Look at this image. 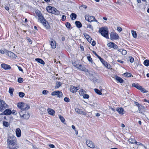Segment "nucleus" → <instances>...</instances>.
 Segmentation results:
<instances>
[{
    "instance_id": "obj_1",
    "label": "nucleus",
    "mask_w": 149,
    "mask_h": 149,
    "mask_svg": "<svg viewBox=\"0 0 149 149\" xmlns=\"http://www.w3.org/2000/svg\"><path fill=\"white\" fill-rule=\"evenodd\" d=\"M7 143L9 149H17L18 148L17 144V141L16 137L12 134H8L7 139Z\"/></svg>"
},
{
    "instance_id": "obj_2",
    "label": "nucleus",
    "mask_w": 149,
    "mask_h": 149,
    "mask_svg": "<svg viewBox=\"0 0 149 149\" xmlns=\"http://www.w3.org/2000/svg\"><path fill=\"white\" fill-rule=\"evenodd\" d=\"M99 32L101 33L102 35L108 39L109 38L108 31L107 30V28L102 27L100 29Z\"/></svg>"
},
{
    "instance_id": "obj_3",
    "label": "nucleus",
    "mask_w": 149,
    "mask_h": 149,
    "mask_svg": "<svg viewBox=\"0 0 149 149\" xmlns=\"http://www.w3.org/2000/svg\"><path fill=\"white\" fill-rule=\"evenodd\" d=\"M85 19L88 22H97L94 17L92 16H90L89 15H86L85 16Z\"/></svg>"
},
{
    "instance_id": "obj_4",
    "label": "nucleus",
    "mask_w": 149,
    "mask_h": 149,
    "mask_svg": "<svg viewBox=\"0 0 149 149\" xmlns=\"http://www.w3.org/2000/svg\"><path fill=\"white\" fill-rule=\"evenodd\" d=\"M8 107V105L4 101L0 100V111H2Z\"/></svg>"
},
{
    "instance_id": "obj_5",
    "label": "nucleus",
    "mask_w": 149,
    "mask_h": 149,
    "mask_svg": "<svg viewBox=\"0 0 149 149\" xmlns=\"http://www.w3.org/2000/svg\"><path fill=\"white\" fill-rule=\"evenodd\" d=\"M110 35V39L112 40H116L119 38L118 34L114 32H111Z\"/></svg>"
},
{
    "instance_id": "obj_6",
    "label": "nucleus",
    "mask_w": 149,
    "mask_h": 149,
    "mask_svg": "<svg viewBox=\"0 0 149 149\" xmlns=\"http://www.w3.org/2000/svg\"><path fill=\"white\" fill-rule=\"evenodd\" d=\"M5 53L6 55L12 58H16L17 56L13 52L6 50Z\"/></svg>"
},
{
    "instance_id": "obj_7",
    "label": "nucleus",
    "mask_w": 149,
    "mask_h": 149,
    "mask_svg": "<svg viewBox=\"0 0 149 149\" xmlns=\"http://www.w3.org/2000/svg\"><path fill=\"white\" fill-rule=\"evenodd\" d=\"M35 12L38 17V20L40 21L44 19V17L42 16V14L40 11L37 10L35 11Z\"/></svg>"
},
{
    "instance_id": "obj_8",
    "label": "nucleus",
    "mask_w": 149,
    "mask_h": 149,
    "mask_svg": "<svg viewBox=\"0 0 149 149\" xmlns=\"http://www.w3.org/2000/svg\"><path fill=\"white\" fill-rule=\"evenodd\" d=\"M40 22L42 24L46 29H49L50 28V26L49 25V24L48 22L46 21L45 18Z\"/></svg>"
},
{
    "instance_id": "obj_9",
    "label": "nucleus",
    "mask_w": 149,
    "mask_h": 149,
    "mask_svg": "<svg viewBox=\"0 0 149 149\" xmlns=\"http://www.w3.org/2000/svg\"><path fill=\"white\" fill-rule=\"evenodd\" d=\"M51 95L54 96L56 95L57 97H62L63 94L61 91H57L52 92L51 93Z\"/></svg>"
},
{
    "instance_id": "obj_10",
    "label": "nucleus",
    "mask_w": 149,
    "mask_h": 149,
    "mask_svg": "<svg viewBox=\"0 0 149 149\" xmlns=\"http://www.w3.org/2000/svg\"><path fill=\"white\" fill-rule=\"evenodd\" d=\"M19 114L20 115L21 117L22 118H24L25 119H28L29 118V114L28 112H26V114L25 113L24 114H22V112L21 111L19 112Z\"/></svg>"
},
{
    "instance_id": "obj_11",
    "label": "nucleus",
    "mask_w": 149,
    "mask_h": 149,
    "mask_svg": "<svg viewBox=\"0 0 149 149\" xmlns=\"http://www.w3.org/2000/svg\"><path fill=\"white\" fill-rule=\"evenodd\" d=\"M86 143L89 147L93 148L95 147V145L90 140H87L86 141Z\"/></svg>"
},
{
    "instance_id": "obj_12",
    "label": "nucleus",
    "mask_w": 149,
    "mask_h": 149,
    "mask_svg": "<svg viewBox=\"0 0 149 149\" xmlns=\"http://www.w3.org/2000/svg\"><path fill=\"white\" fill-rule=\"evenodd\" d=\"M73 65L75 67L80 69L82 71H84L85 68L82 67V65L81 64H76V63L74 62L73 63Z\"/></svg>"
},
{
    "instance_id": "obj_13",
    "label": "nucleus",
    "mask_w": 149,
    "mask_h": 149,
    "mask_svg": "<svg viewBox=\"0 0 149 149\" xmlns=\"http://www.w3.org/2000/svg\"><path fill=\"white\" fill-rule=\"evenodd\" d=\"M75 112L84 115H85L86 114V113L83 110L81 109H79L78 108H75Z\"/></svg>"
},
{
    "instance_id": "obj_14",
    "label": "nucleus",
    "mask_w": 149,
    "mask_h": 149,
    "mask_svg": "<svg viewBox=\"0 0 149 149\" xmlns=\"http://www.w3.org/2000/svg\"><path fill=\"white\" fill-rule=\"evenodd\" d=\"M50 43L52 48L54 49L56 47V42L54 40L51 39L50 40Z\"/></svg>"
},
{
    "instance_id": "obj_15",
    "label": "nucleus",
    "mask_w": 149,
    "mask_h": 149,
    "mask_svg": "<svg viewBox=\"0 0 149 149\" xmlns=\"http://www.w3.org/2000/svg\"><path fill=\"white\" fill-rule=\"evenodd\" d=\"M119 114L123 115L124 113V111L122 107H117L116 110Z\"/></svg>"
},
{
    "instance_id": "obj_16",
    "label": "nucleus",
    "mask_w": 149,
    "mask_h": 149,
    "mask_svg": "<svg viewBox=\"0 0 149 149\" xmlns=\"http://www.w3.org/2000/svg\"><path fill=\"white\" fill-rule=\"evenodd\" d=\"M1 67L5 70H10L11 69V67L10 65L5 63L1 64Z\"/></svg>"
},
{
    "instance_id": "obj_17",
    "label": "nucleus",
    "mask_w": 149,
    "mask_h": 149,
    "mask_svg": "<svg viewBox=\"0 0 149 149\" xmlns=\"http://www.w3.org/2000/svg\"><path fill=\"white\" fill-rule=\"evenodd\" d=\"M15 133L16 136L17 137H20L21 135V131L19 128H17L16 129Z\"/></svg>"
},
{
    "instance_id": "obj_18",
    "label": "nucleus",
    "mask_w": 149,
    "mask_h": 149,
    "mask_svg": "<svg viewBox=\"0 0 149 149\" xmlns=\"http://www.w3.org/2000/svg\"><path fill=\"white\" fill-rule=\"evenodd\" d=\"M78 90L77 87L73 86H71L70 88V91L73 93H74L76 92Z\"/></svg>"
},
{
    "instance_id": "obj_19",
    "label": "nucleus",
    "mask_w": 149,
    "mask_h": 149,
    "mask_svg": "<svg viewBox=\"0 0 149 149\" xmlns=\"http://www.w3.org/2000/svg\"><path fill=\"white\" fill-rule=\"evenodd\" d=\"M3 113L6 115H9L12 113V111L10 109H7L4 111Z\"/></svg>"
},
{
    "instance_id": "obj_20",
    "label": "nucleus",
    "mask_w": 149,
    "mask_h": 149,
    "mask_svg": "<svg viewBox=\"0 0 149 149\" xmlns=\"http://www.w3.org/2000/svg\"><path fill=\"white\" fill-rule=\"evenodd\" d=\"M114 78L118 82L122 83L123 82V79L118 77V76H115L114 77Z\"/></svg>"
},
{
    "instance_id": "obj_21",
    "label": "nucleus",
    "mask_w": 149,
    "mask_h": 149,
    "mask_svg": "<svg viewBox=\"0 0 149 149\" xmlns=\"http://www.w3.org/2000/svg\"><path fill=\"white\" fill-rule=\"evenodd\" d=\"M54 7H53L50 6H48L46 7V10L47 12L49 13H52V11Z\"/></svg>"
},
{
    "instance_id": "obj_22",
    "label": "nucleus",
    "mask_w": 149,
    "mask_h": 149,
    "mask_svg": "<svg viewBox=\"0 0 149 149\" xmlns=\"http://www.w3.org/2000/svg\"><path fill=\"white\" fill-rule=\"evenodd\" d=\"M52 13L55 15H59L60 12L58 10H57L55 8H54L53 9V11H52Z\"/></svg>"
},
{
    "instance_id": "obj_23",
    "label": "nucleus",
    "mask_w": 149,
    "mask_h": 149,
    "mask_svg": "<svg viewBox=\"0 0 149 149\" xmlns=\"http://www.w3.org/2000/svg\"><path fill=\"white\" fill-rule=\"evenodd\" d=\"M30 108V106L27 104H24L22 109V111H26Z\"/></svg>"
},
{
    "instance_id": "obj_24",
    "label": "nucleus",
    "mask_w": 149,
    "mask_h": 149,
    "mask_svg": "<svg viewBox=\"0 0 149 149\" xmlns=\"http://www.w3.org/2000/svg\"><path fill=\"white\" fill-rule=\"evenodd\" d=\"M35 60L38 63L42 64L44 65L45 64L44 61L41 59L39 58H36L35 59Z\"/></svg>"
},
{
    "instance_id": "obj_25",
    "label": "nucleus",
    "mask_w": 149,
    "mask_h": 149,
    "mask_svg": "<svg viewBox=\"0 0 149 149\" xmlns=\"http://www.w3.org/2000/svg\"><path fill=\"white\" fill-rule=\"evenodd\" d=\"M118 51L120 52L121 54L124 55H126L127 53V52L126 50L122 49H118Z\"/></svg>"
},
{
    "instance_id": "obj_26",
    "label": "nucleus",
    "mask_w": 149,
    "mask_h": 149,
    "mask_svg": "<svg viewBox=\"0 0 149 149\" xmlns=\"http://www.w3.org/2000/svg\"><path fill=\"white\" fill-rule=\"evenodd\" d=\"M129 142L131 144H135L136 141L134 139L132 138H130L129 139Z\"/></svg>"
},
{
    "instance_id": "obj_27",
    "label": "nucleus",
    "mask_w": 149,
    "mask_h": 149,
    "mask_svg": "<svg viewBox=\"0 0 149 149\" xmlns=\"http://www.w3.org/2000/svg\"><path fill=\"white\" fill-rule=\"evenodd\" d=\"M24 104L23 102H19L18 103L17 106L19 108L22 110Z\"/></svg>"
},
{
    "instance_id": "obj_28",
    "label": "nucleus",
    "mask_w": 149,
    "mask_h": 149,
    "mask_svg": "<svg viewBox=\"0 0 149 149\" xmlns=\"http://www.w3.org/2000/svg\"><path fill=\"white\" fill-rule=\"evenodd\" d=\"M132 86L135 87L139 90L141 88V86H140L138 84H134V83L132 84Z\"/></svg>"
},
{
    "instance_id": "obj_29",
    "label": "nucleus",
    "mask_w": 149,
    "mask_h": 149,
    "mask_svg": "<svg viewBox=\"0 0 149 149\" xmlns=\"http://www.w3.org/2000/svg\"><path fill=\"white\" fill-rule=\"evenodd\" d=\"M89 77L90 79L93 81H97V79L95 77L93 76L92 74H90Z\"/></svg>"
},
{
    "instance_id": "obj_30",
    "label": "nucleus",
    "mask_w": 149,
    "mask_h": 149,
    "mask_svg": "<svg viewBox=\"0 0 149 149\" xmlns=\"http://www.w3.org/2000/svg\"><path fill=\"white\" fill-rule=\"evenodd\" d=\"M79 93L80 95L83 96L86 92L83 89H81L79 91Z\"/></svg>"
},
{
    "instance_id": "obj_31",
    "label": "nucleus",
    "mask_w": 149,
    "mask_h": 149,
    "mask_svg": "<svg viewBox=\"0 0 149 149\" xmlns=\"http://www.w3.org/2000/svg\"><path fill=\"white\" fill-rule=\"evenodd\" d=\"M131 33L133 36V37L134 38H136L137 37V34L136 31L134 30H132Z\"/></svg>"
},
{
    "instance_id": "obj_32",
    "label": "nucleus",
    "mask_w": 149,
    "mask_h": 149,
    "mask_svg": "<svg viewBox=\"0 0 149 149\" xmlns=\"http://www.w3.org/2000/svg\"><path fill=\"white\" fill-rule=\"evenodd\" d=\"M70 17L71 19L72 20H74L76 18L77 15L76 14L72 13L71 14Z\"/></svg>"
},
{
    "instance_id": "obj_33",
    "label": "nucleus",
    "mask_w": 149,
    "mask_h": 149,
    "mask_svg": "<svg viewBox=\"0 0 149 149\" xmlns=\"http://www.w3.org/2000/svg\"><path fill=\"white\" fill-rule=\"evenodd\" d=\"M78 28H80L82 26V24L81 22L78 21H76L75 22Z\"/></svg>"
},
{
    "instance_id": "obj_34",
    "label": "nucleus",
    "mask_w": 149,
    "mask_h": 149,
    "mask_svg": "<svg viewBox=\"0 0 149 149\" xmlns=\"http://www.w3.org/2000/svg\"><path fill=\"white\" fill-rule=\"evenodd\" d=\"M94 90L95 92L97 94L99 95H101L102 94L101 91L95 88L94 89Z\"/></svg>"
},
{
    "instance_id": "obj_35",
    "label": "nucleus",
    "mask_w": 149,
    "mask_h": 149,
    "mask_svg": "<svg viewBox=\"0 0 149 149\" xmlns=\"http://www.w3.org/2000/svg\"><path fill=\"white\" fill-rule=\"evenodd\" d=\"M14 90L13 88H10L9 90V92L10 93L11 96H13V93Z\"/></svg>"
},
{
    "instance_id": "obj_36",
    "label": "nucleus",
    "mask_w": 149,
    "mask_h": 149,
    "mask_svg": "<svg viewBox=\"0 0 149 149\" xmlns=\"http://www.w3.org/2000/svg\"><path fill=\"white\" fill-rule=\"evenodd\" d=\"M58 116L59 118L61 121L62 123H64L65 121V120L64 118L60 115H59Z\"/></svg>"
},
{
    "instance_id": "obj_37",
    "label": "nucleus",
    "mask_w": 149,
    "mask_h": 149,
    "mask_svg": "<svg viewBox=\"0 0 149 149\" xmlns=\"http://www.w3.org/2000/svg\"><path fill=\"white\" fill-rule=\"evenodd\" d=\"M48 112L50 114L52 115H53L55 113V111L54 110L50 109H48Z\"/></svg>"
},
{
    "instance_id": "obj_38",
    "label": "nucleus",
    "mask_w": 149,
    "mask_h": 149,
    "mask_svg": "<svg viewBox=\"0 0 149 149\" xmlns=\"http://www.w3.org/2000/svg\"><path fill=\"white\" fill-rule=\"evenodd\" d=\"M143 64L145 66H148L149 65V61L147 59L145 60L143 62Z\"/></svg>"
},
{
    "instance_id": "obj_39",
    "label": "nucleus",
    "mask_w": 149,
    "mask_h": 149,
    "mask_svg": "<svg viewBox=\"0 0 149 149\" xmlns=\"http://www.w3.org/2000/svg\"><path fill=\"white\" fill-rule=\"evenodd\" d=\"M87 28L89 29H90L89 30H92L93 31V27L90 24H88L87 25Z\"/></svg>"
},
{
    "instance_id": "obj_40",
    "label": "nucleus",
    "mask_w": 149,
    "mask_h": 149,
    "mask_svg": "<svg viewBox=\"0 0 149 149\" xmlns=\"http://www.w3.org/2000/svg\"><path fill=\"white\" fill-rule=\"evenodd\" d=\"M114 44V43L113 42H110L108 43L107 45L108 47H110L113 48Z\"/></svg>"
},
{
    "instance_id": "obj_41",
    "label": "nucleus",
    "mask_w": 149,
    "mask_h": 149,
    "mask_svg": "<svg viewBox=\"0 0 149 149\" xmlns=\"http://www.w3.org/2000/svg\"><path fill=\"white\" fill-rule=\"evenodd\" d=\"M87 59L90 62L92 63L93 62L92 58H91V56L90 55H88L87 57Z\"/></svg>"
},
{
    "instance_id": "obj_42",
    "label": "nucleus",
    "mask_w": 149,
    "mask_h": 149,
    "mask_svg": "<svg viewBox=\"0 0 149 149\" xmlns=\"http://www.w3.org/2000/svg\"><path fill=\"white\" fill-rule=\"evenodd\" d=\"M139 90L143 93H147L148 92L145 88H142V86L141 87V88Z\"/></svg>"
},
{
    "instance_id": "obj_43",
    "label": "nucleus",
    "mask_w": 149,
    "mask_h": 149,
    "mask_svg": "<svg viewBox=\"0 0 149 149\" xmlns=\"http://www.w3.org/2000/svg\"><path fill=\"white\" fill-rule=\"evenodd\" d=\"M61 85V83L59 82L56 83V85L55 86V88H58Z\"/></svg>"
},
{
    "instance_id": "obj_44",
    "label": "nucleus",
    "mask_w": 149,
    "mask_h": 149,
    "mask_svg": "<svg viewBox=\"0 0 149 149\" xmlns=\"http://www.w3.org/2000/svg\"><path fill=\"white\" fill-rule=\"evenodd\" d=\"M65 25L66 27L68 29H70L71 27L70 24L68 22L66 23Z\"/></svg>"
},
{
    "instance_id": "obj_45",
    "label": "nucleus",
    "mask_w": 149,
    "mask_h": 149,
    "mask_svg": "<svg viewBox=\"0 0 149 149\" xmlns=\"http://www.w3.org/2000/svg\"><path fill=\"white\" fill-rule=\"evenodd\" d=\"M19 96L21 97H23L24 95V93L22 92H20L19 93Z\"/></svg>"
},
{
    "instance_id": "obj_46",
    "label": "nucleus",
    "mask_w": 149,
    "mask_h": 149,
    "mask_svg": "<svg viewBox=\"0 0 149 149\" xmlns=\"http://www.w3.org/2000/svg\"><path fill=\"white\" fill-rule=\"evenodd\" d=\"M89 96L88 94H85L83 95V98L84 99H88L89 98Z\"/></svg>"
},
{
    "instance_id": "obj_47",
    "label": "nucleus",
    "mask_w": 149,
    "mask_h": 149,
    "mask_svg": "<svg viewBox=\"0 0 149 149\" xmlns=\"http://www.w3.org/2000/svg\"><path fill=\"white\" fill-rule=\"evenodd\" d=\"M130 62L131 63H133L134 61V58L131 56H129V57Z\"/></svg>"
},
{
    "instance_id": "obj_48",
    "label": "nucleus",
    "mask_w": 149,
    "mask_h": 149,
    "mask_svg": "<svg viewBox=\"0 0 149 149\" xmlns=\"http://www.w3.org/2000/svg\"><path fill=\"white\" fill-rule=\"evenodd\" d=\"M23 81V79L21 77H19L18 78L17 80V81L19 83H22Z\"/></svg>"
},
{
    "instance_id": "obj_49",
    "label": "nucleus",
    "mask_w": 149,
    "mask_h": 149,
    "mask_svg": "<svg viewBox=\"0 0 149 149\" xmlns=\"http://www.w3.org/2000/svg\"><path fill=\"white\" fill-rule=\"evenodd\" d=\"M64 100L66 102H69L70 101L69 99L67 97H65L64 99Z\"/></svg>"
},
{
    "instance_id": "obj_50",
    "label": "nucleus",
    "mask_w": 149,
    "mask_h": 149,
    "mask_svg": "<svg viewBox=\"0 0 149 149\" xmlns=\"http://www.w3.org/2000/svg\"><path fill=\"white\" fill-rule=\"evenodd\" d=\"M3 125L6 127H8V123L6 122H3Z\"/></svg>"
},
{
    "instance_id": "obj_51",
    "label": "nucleus",
    "mask_w": 149,
    "mask_h": 149,
    "mask_svg": "<svg viewBox=\"0 0 149 149\" xmlns=\"http://www.w3.org/2000/svg\"><path fill=\"white\" fill-rule=\"evenodd\" d=\"M135 144H136L138 146H143V145L142 143L140 142H138L136 141V143H135Z\"/></svg>"
},
{
    "instance_id": "obj_52",
    "label": "nucleus",
    "mask_w": 149,
    "mask_h": 149,
    "mask_svg": "<svg viewBox=\"0 0 149 149\" xmlns=\"http://www.w3.org/2000/svg\"><path fill=\"white\" fill-rule=\"evenodd\" d=\"M48 93V91L47 90H44L42 91V93L44 95H46Z\"/></svg>"
},
{
    "instance_id": "obj_53",
    "label": "nucleus",
    "mask_w": 149,
    "mask_h": 149,
    "mask_svg": "<svg viewBox=\"0 0 149 149\" xmlns=\"http://www.w3.org/2000/svg\"><path fill=\"white\" fill-rule=\"evenodd\" d=\"M93 52V54H94L95 56H97V57L99 58L100 57V56H99L96 53V52L93 51H92Z\"/></svg>"
},
{
    "instance_id": "obj_54",
    "label": "nucleus",
    "mask_w": 149,
    "mask_h": 149,
    "mask_svg": "<svg viewBox=\"0 0 149 149\" xmlns=\"http://www.w3.org/2000/svg\"><path fill=\"white\" fill-rule=\"evenodd\" d=\"M117 29L118 31H119V32L121 31L122 30V28L120 27V26H118L117 27Z\"/></svg>"
},
{
    "instance_id": "obj_55",
    "label": "nucleus",
    "mask_w": 149,
    "mask_h": 149,
    "mask_svg": "<svg viewBox=\"0 0 149 149\" xmlns=\"http://www.w3.org/2000/svg\"><path fill=\"white\" fill-rule=\"evenodd\" d=\"M99 59H100V60L101 62L102 63V64H103V63H104V62L105 61L102 58L100 57Z\"/></svg>"
},
{
    "instance_id": "obj_56",
    "label": "nucleus",
    "mask_w": 149,
    "mask_h": 149,
    "mask_svg": "<svg viewBox=\"0 0 149 149\" xmlns=\"http://www.w3.org/2000/svg\"><path fill=\"white\" fill-rule=\"evenodd\" d=\"M66 19V16L65 15H63L62 17L61 20L62 21H64Z\"/></svg>"
},
{
    "instance_id": "obj_57",
    "label": "nucleus",
    "mask_w": 149,
    "mask_h": 149,
    "mask_svg": "<svg viewBox=\"0 0 149 149\" xmlns=\"http://www.w3.org/2000/svg\"><path fill=\"white\" fill-rule=\"evenodd\" d=\"M6 50L5 49V50L4 51H3V50L0 49V53L2 54H3L5 53Z\"/></svg>"
},
{
    "instance_id": "obj_58",
    "label": "nucleus",
    "mask_w": 149,
    "mask_h": 149,
    "mask_svg": "<svg viewBox=\"0 0 149 149\" xmlns=\"http://www.w3.org/2000/svg\"><path fill=\"white\" fill-rule=\"evenodd\" d=\"M49 147L51 148H53L55 147V146L53 144H50L49 145Z\"/></svg>"
},
{
    "instance_id": "obj_59",
    "label": "nucleus",
    "mask_w": 149,
    "mask_h": 149,
    "mask_svg": "<svg viewBox=\"0 0 149 149\" xmlns=\"http://www.w3.org/2000/svg\"><path fill=\"white\" fill-rule=\"evenodd\" d=\"M117 61L118 62H119L122 64H123L124 63V61H123L121 60H118Z\"/></svg>"
},
{
    "instance_id": "obj_60",
    "label": "nucleus",
    "mask_w": 149,
    "mask_h": 149,
    "mask_svg": "<svg viewBox=\"0 0 149 149\" xmlns=\"http://www.w3.org/2000/svg\"><path fill=\"white\" fill-rule=\"evenodd\" d=\"M12 113L13 114L16 115L17 113L16 112V111L15 110H13L12 111Z\"/></svg>"
},
{
    "instance_id": "obj_61",
    "label": "nucleus",
    "mask_w": 149,
    "mask_h": 149,
    "mask_svg": "<svg viewBox=\"0 0 149 149\" xmlns=\"http://www.w3.org/2000/svg\"><path fill=\"white\" fill-rule=\"evenodd\" d=\"M107 68H108L110 69L111 68V66L110 64H109L108 63L105 66Z\"/></svg>"
},
{
    "instance_id": "obj_62",
    "label": "nucleus",
    "mask_w": 149,
    "mask_h": 149,
    "mask_svg": "<svg viewBox=\"0 0 149 149\" xmlns=\"http://www.w3.org/2000/svg\"><path fill=\"white\" fill-rule=\"evenodd\" d=\"M107 68H108L110 69L111 68V66L110 64H109L108 63L105 66Z\"/></svg>"
},
{
    "instance_id": "obj_63",
    "label": "nucleus",
    "mask_w": 149,
    "mask_h": 149,
    "mask_svg": "<svg viewBox=\"0 0 149 149\" xmlns=\"http://www.w3.org/2000/svg\"><path fill=\"white\" fill-rule=\"evenodd\" d=\"M118 46L114 43L113 48L114 49H117L118 48Z\"/></svg>"
},
{
    "instance_id": "obj_64",
    "label": "nucleus",
    "mask_w": 149,
    "mask_h": 149,
    "mask_svg": "<svg viewBox=\"0 0 149 149\" xmlns=\"http://www.w3.org/2000/svg\"><path fill=\"white\" fill-rule=\"evenodd\" d=\"M17 67H18V68L19 70L21 71L22 72L23 71V70L22 69V68L21 67H20V66H17Z\"/></svg>"
}]
</instances>
